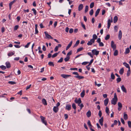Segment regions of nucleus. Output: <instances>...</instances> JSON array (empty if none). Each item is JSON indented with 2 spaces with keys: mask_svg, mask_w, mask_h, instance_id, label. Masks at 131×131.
I'll return each instance as SVG.
<instances>
[{
  "mask_svg": "<svg viewBox=\"0 0 131 131\" xmlns=\"http://www.w3.org/2000/svg\"><path fill=\"white\" fill-rule=\"evenodd\" d=\"M40 118H41V121L42 123L45 125H47V123L46 121L45 120V118L41 116H40Z\"/></svg>",
  "mask_w": 131,
  "mask_h": 131,
  "instance_id": "obj_1",
  "label": "nucleus"
},
{
  "mask_svg": "<svg viewBox=\"0 0 131 131\" xmlns=\"http://www.w3.org/2000/svg\"><path fill=\"white\" fill-rule=\"evenodd\" d=\"M92 52L93 55H95L97 56L99 54V51H98L96 50V49H94L92 51Z\"/></svg>",
  "mask_w": 131,
  "mask_h": 131,
  "instance_id": "obj_2",
  "label": "nucleus"
},
{
  "mask_svg": "<svg viewBox=\"0 0 131 131\" xmlns=\"http://www.w3.org/2000/svg\"><path fill=\"white\" fill-rule=\"evenodd\" d=\"M111 46L113 50L116 48V44H114V42L113 41H112L111 42Z\"/></svg>",
  "mask_w": 131,
  "mask_h": 131,
  "instance_id": "obj_3",
  "label": "nucleus"
},
{
  "mask_svg": "<svg viewBox=\"0 0 131 131\" xmlns=\"http://www.w3.org/2000/svg\"><path fill=\"white\" fill-rule=\"evenodd\" d=\"M113 21L112 18L111 17V20H110V19H109L108 20V21H107V24H108V26H107V28L109 29L110 28V27L111 24V22H112Z\"/></svg>",
  "mask_w": 131,
  "mask_h": 131,
  "instance_id": "obj_4",
  "label": "nucleus"
},
{
  "mask_svg": "<svg viewBox=\"0 0 131 131\" xmlns=\"http://www.w3.org/2000/svg\"><path fill=\"white\" fill-rule=\"evenodd\" d=\"M74 101L76 103L78 104V105H79V104H80L81 103V101L80 98L78 99V100H77L76 98L74 100Z\"/></svg>",
  "mask_w": 131,
  "mask_h": 131,
  "instance_id": "obj_5",
  "label": "nucleus"
},
{
  "mask_svg": "<svg viewBox=\"0 0 131 131\" xmlns=\"http://www.w3.org/2000/svg\"><path fill=\"white\" fill-rule=\"evenodd\" d=\"M95 40L93 39H91L90 41H88L87 44L88 45H91L93 43H94Z\"/></svg>",
  "mask_w": 131,
  "mask_h": 131,
  "instance_id": "obj_6",
  "label": "nucleus"
},
{
  "mask_svg": "<svg viewBox=\"0 0 131 131\" xmlns=\"http://www.w3.org/2000/svg\"><path fill=\"white\" fill-rule=\"evenodd\" d=\"M118 110L119 111L121 110L122 107V105L121 103L119 102L118 103Z\"/></svg>",
  "mask_w": 131,
  "mask_h": 131,
  "instance_id": "obj_7",
  "label": "nucleus"
},
{
  "mask_svg": "<svg viewBox=\"0 0 131 131\" xmlns=\"http://www.w3.org/2000/svg\"><path fill=\"white\" fill-rule=\"evenodd\" d=\"M44 33L46 36L49 39H53V38L50 35L47 33L45 31L44 32Z\"/></svg>",
  "mask_w": 131,
  "mask_h": 131,
  "instance_id": "obj_8",
  "label": "nucleus"
},
{
  "mask_svg": "<svg viewBox=\"0 0 131 131\" xmlns=\"http://www.w3.org/2000/svg\"><path fill=\"white\" fill-rule=\"evenodd\" d=\"M117 100L112 99L111 101V103L112 104L114 105H115L116 104L117 102Z\"/></svg>",
  "mask_w": 131,
  "mask_h": 131,
  "instance_id": "obj_9",
  "label": "nucleus"
},
{
  "mask_svg": "<svg viewBox=\"0 0 131 131\" xmlns=\"http://www.w3.org/2000/svg\"><path fill=\"white\" fill-rule=\"evenodd\" d=\"M65 109L68 111H69L71 109V105L69 104H67L66 107Z\"/></svg>",
  "mask_w": 131,
  "mask_h": 131,
  "instance_id": "obj_10",
  "label": "nucleus"
},
{
  "mask_svg": "<svg viewBox=\"0 0 131 131\" xmlns=\"http://www.w3.org/2000/svg\"><path fill=\"white\" fill-rule=\"evenodd\" d=\"M72 43V41H71L67 47L66 49V50H67L70 47Z\"/></svg>",
  "mask_w": 131,
  "mask_h": 131,
  "instance_id": "obj_11",
  "label": "nucleus"
},
{
  "mask_svg": "<svg viewBox=\"0 0 131 131\" xmlns=\"http://www.w3.org/2000/svg\"><path fill=\"white\" fill-rule=\"evenodd\" d=\"M16 1L15 0H14L9 3V6L10 10L11 9L12 5Z\"/></svg>",
  "mask_w": 131,
  "mask_h": 131,
  "instance_id": "obj_12",
  "label": "nucleus"
},
{
  "mask_svg": "<svg viewBox=\"0 0 131 131\" xmlns=\"http://www.w3.org/2000/svg\"><path fill=\"white\" fill-rule=\"evenodd\" d=\"M61 76L63 78L66 79L68 78V77H70L71 75H66L65 74H62L61 75Z\"/></svg>",
  "mask_w": 131,
  "mask_h": 131,
  "instance_id": "obj_13",
  "label": "nucleus"
},
{
  "mask_svg": "<svg viewBox=\"0 0 131 131\" xmlns=\"http://www.w3.org/2000/svg\"><path fill=\"white\" fill-rule=\"evenodd\" d=\"M122 36V33L121 30L119 31L118 35V38L119 40H121V39Z\"/></svg>",
  "mask_w": 131,
  "mask_h": 131,
  "instance_id": "obj_14",
  "label": "nucleus"
},
{
  "mask_svg": "<svg viewBox=\"0 0 131 131\" xmlns=\"http://www.w3.org/2000/svg\"><path fill=\"white\" fill-rule=\"evenodd\" d=\"M121 89L123 92L125 93L127 92L126 89L124 85H123L122 86H121Z\"/></svg>",
  "mask_w": 131,
  "mask_h": 131,
  "instance_id": "obj_15",
  "label": "nucleus"
},
{
  "mask_svg": "<svg viewBox=\"0 0 131 131\" xmlns=\"http://www.w3.org/2000/svg\"><path fill=\"white\" fill-rule=\"evenodd\" d=\"M83 5L82 4H80L78 7V10L79 11H80L82 10L83 8Z\"/></svg>",
  "mask_w": 131,
  "mask_h": 131,
  "instance_id": "obj_16",
  "label": "nucleus"
},
{
  "mask_svg": "<svg viewBox=\"0 0 131 131\" xmlns=\"http://www.w3.org/2000/svg\"><path fill=\"white\" fill-rule=\"evenodd\" d=\"M59 110V108L57 107L54 106L53 108V111L55 113H57L58 112Z\"/></svg>",
  "mask_w": 131,
  "mask_h": 131,
  "instance_id": "obj_17",
  "label": "nucleus"
},
{
  "mask_svg": "<svg viewBox=\"0 0 131 131\" xmlns=\"http://www.w3.org/2000/svg\"><path fill=\"white\" fill-rule=\"evenodd\" d=\"M37 24H36L35 25V34H37L38 33V31L37 29Z\"/></svg>",
  "mask_w": 131,
  "mask_h": 131,
  "instance_id": "obj_18",
  "label": "nucleus"
},
{
  "mask_svg": "<svg viewBox=\"0 0 131 131\" xmlns=\"http://www.w3.org/2000/svg\"><path fill=\"white\" fill-rule=\"evenodd\" d=\"M104 102L105 105L106 106H107L108 102V99L107 98L105 100Z\"/></svg>",
  "mask_w": 131,
  "mask_h": 131,
  "instance_id": "obj_19",
  "label": "nucleus"
},
{
  "mask_svg": "<svg viewBox=\"0 0 131 131\" xmlns=\"http://www.w3.org/2000/svg\"><path fill=\"white\" fill-rule=\"evenodd\" d=\"M42 102L43 104L45 105H46L47 103L46 100L45 99H43L42 100Z\"/></svg>",
  "mask_w": 131,
  "mask_h": 131,
  "instance_id": "obj_20",
  "label": "nucleus"
},
{
  "mask_svg": "<svg viewBox=\"0 0 131 131\" xmlns=\"http://www.w3.org/2000/svg\"><path fill=\"white\" fill-rule=\"evenodd\" d=\"M5 64L7 68H9L11 67L10 64L9 62H6Z\"/></svg>",
  "mask_w": 131,
  "mask_h": 131,
  "instance_id": "obj_21",
  "label": "nucleus"
},
{
  "mask_svg": "<svg viewBox=\"0 0 131 131\" xmlns=\"http://www.w3.org/2000/svg\"><path fill=\"white\" fill-rule=\"evenodd\" d=\"M86 115L88 117H90L91 115V112L90 111H89L86 113Z\"/></svg>",
  "mask_w": 131,
  "mask_h": 131,
  "instance_id": "obj_22",
  "label": "nucleus"
},
{
  "mask_svg": "<svg viewBox=\"0 0 131 131\" xmlns=\"http://www.w3.org/2000/svg\"><path fill=\"white\" fill-rule=\"evenodd\" d=\"M123 64L127 68H128V69L130 68L129 65L128 64L126 63V62H124L123 63Z\"/></svg>",
  "mask_w": 131,
  "mask_h": 131,
  "instance_id": "obj_23",
  "label": "nucleus"
},
{
  "mask_svg": "<svg viewBox=\"0 0 131 131\" xmlns=\"http://www.w3.org/2000/svg\"><path fill=\"white\" fill-rule=\"evenodd\" d=\"M130 51L129 48H127L126 49L124 53L125 54H128L129 53Z\"/></svg>",
  "mask_w": 131,
  "mask_h": 131,
  "instance_id": "obj_24",
  "label": "nucleus"
},
{
  "mask_svg": "<svg viewBox=\"0 0 131 131\" xmlns=\"http://www.w3.org/2000/svg\"><path fill=\"white\" fill-rule=\"evenodd\" d=\"M118 20V17L117 16H115L114 18L113 19V21L114 23H116Z\"/></svg>",
  "mask_w": 131,
  "mask_h": 131,
  "instance_id": "obj_25",
  "label": "nucleus"
},
{
  "mask_svg": "<svg viewBox=\"0 0 131 131\" xmlns=\"http://www.w3.org/2000/svg\"><path fill=\"white\" fill-rule=\"evenodd\" d=\"M100 10V9L99 8L97 9V10H96L95 13V17H96L98 15L99 13Z\"/></svg>",
  "mask_w": 131,
  "mask_h": 131,
  "instance_id": "obj_26",
  "label": "nucleus"
},
{
  "mask_svg": "<svg viewBox=\"0 0 131 131\" xmlns=\"http://www.w3.org/2000/svg\"><path fill=\"white\" fill-rule=\"evenodd\" d=\"M124 72V69L123 68H121L119 71V73L121 75Z\"/></svg>",
  "mask_w": 131,
  "mask_h": 131,
  "instance_id": "obj_27",
  "label": "nucleus"
},
{
  "mask_svg": "<svg viewBox=\"0 0 131 131\" xmlns=\"http://www.w3.org/2000/svg\"><path fill=\"white\" fill-rule=\"evenodd\" d=\"M105 112L106 113H107L108 115H109V108L107 107H106Z\"/></svg>",
  "mask_w": 131,
  "mask_h": 131,
  "instance_id": "obj_28",
  "label": "nucleus"
},
{
  "mask_svg": "<svg viewBox=\"0 0 131 131\" xmlns=\"http://www.w3.org/2000/svg\"><path fill=\"white\" fill-rule=\"evenodd\" d=\"M85 91L84 90H83L81 93L80 95L82 97H84L85 95Z\"/></svg>",
  "mask_w": 131,
  "mask_h": 131,
  "instance_id": "obj_29",
  "label": "nucleus"
},
{
  "mask_svg": "<svg viewBox=\"0 0 131 131\" xmlns=\"http://www.w3.org/2000/svg\"><path fill=\"white\" fill-rule=\"evenodd\" d=\"M123 117L125 120H126L127 119H128L127 114L124 113V114Z\"/></svg>",
  "mask_w": 131,
  "mask_h": 131,
  "instance_id": "obj_30",
  "label": "nucleus"
},
{
  "mask_svg": "<svg viewBox=\"0 0 131 131\" xmlns=\"http://www.w3.org/2000/svg\"><path fill=\"white\" fill-rule=\"evenodd\" d=\"M130 73V68L128 69V70L127 71V77H128L129 76Z\"/></svg>",
  "mask_w": 131,
  "mask_h": 131,
  "instance_id": "obj_31",
  "label": "nucleus"
},
{
  "mask_svg": "<svg viewBox=\"0 0 131 131\" xmlns=\"http://www.w3.org/2000/svg\"><path fill=\"white\" fill-rule=\"evenodd\" d=\"M87 124L89 126V127L90 128V127H92V126L91 125L90 121V120H88L87 122Z\"/></svg>",
  "mask_w": 131,
  "mask_h": 131,
  "instance_id": "obj_32",
  "label": "nucleus"
},
{
  "mask_svg": "<svg viewBox=\"0 0 131 131\" xmlns=\"http://www.w3.org/2000/svg\"><path fill=\"white\" fill-rule=\"evenodd\" d=\"M80 43V41L79 40H78L74 44L73 47H77Z\"/></svg>",
  "mask_w": 131,
  "mask_h": 131,
  "instance_id": "obj_33",
  "label": "nucleus"
},
{
  "mask_svg": "<svg viewBox=\"0 0 131 131\" xmlns=\"http://www.w3.org/2000/svg\"><path fill=\"white\" fill-rule=\"evenodd\" d=\"M75 77H76L77 78H78L79 79H83L84 78V77L83 76H79V75L78 76H75Z\"/></svg>",
  "mask_w": 131,
  "mask_h": 131,
  "instance_id": "obj_34",
  "label": "nucleus"
},
{
  "mask_svg": "<svg viewBox=\"0 0 131 131\" xmlns=\"http://www.w3.org/2000/svg\"><path fill=\"white\" fill-rule=\"evenodd\" d=\"M118 54V51L117 50H115L114 53V55L115 56H117Z\"/></svg>",
  "mask_w": 131,
  "mask_h": 131,
  "instance_id": "obj_35",
  "label": "nucleus"
},
{
  "mask_svg": "<svg viewBox=\"0 0 131 131\" xmlns=\"http://www.w3.org/2000/svg\"><path fill=\"white\" fill-rule=\"evenodd\" d=\"M93 38L92 39H94V40H95L97 38V36L95 34H94L93 35Z\"/></svg>",
  "mask_w": 131,
  "mask_h": 131,
  "instance_id": "obj_36",
  "label": "nucleus"
},
{
  "mask_svg": "<svg viewBox=\"0 0 131 131\" xmlns=\"http://www.w3.org/2000/svg\"><path fill=\"white\" fill-rule=\"evenodd\" d=\"M70 57L69 56H67L66 58L64 59V60L65 62L68 61L70 59Z\"/></svg>",
  "mask_w": 131,
  "mask_h": 131,
  "instance_id": "obj_37",
  "label": "nucleus"
},
{
  "mask_svg": "<svg viewBox=\"0 0 131 131\" xmlns=\"http://www.w3.org/2000/svg\"><path fill=\"white\" fill-rule=\"evenodd\" d=\"M88 9H89V6L88 5H86L85 6V13H86L88 10Z\"/></svg>",
  "mask_w": 131,
  "mask_h": 131,
  "instance_id": "obj_38",
  "label": "nucleus"
},
{
  "mask_svg": "<svg viewBox=\"0 0 131 131\" xmlns=\"http://www.w3.org/2000/svg\"><path fill=\"white\" fill-rule=\"evenodd\" d=\"M83 47H80L78 49L77 51V53H78L79 52H80L83 50Z\"/></svg>",
  "mask_w": 131,
  "mask_h": 131,
  "instance_id": "obj_39",
  "label": "nucleus"
},
{
  "mask_svg": "<svg viewBox=\"0 0 131 131\" xmlns=\"http://www.w3.org/2000/svg\"><path fill=\"white\" fill-rule=\"evenodd\" d=\"M48 64L50 66H54L53 62H48Z\"/></svg>",
  "mask_w": 131,
  "mask_h": 131,
  "instance_id": "obj_40",
  "label": "nucleus"
},
{
  "mask_svg": "<svg viewBox=\"0 0 131 131\" xmlns=\"http://www.w3.org/2000/svg\"><path fill=\"white\" fill-rule=\"evenodd\" d=\"M94 6V3L93 2L91 3L90 5V7L91 8H93Z\"/></svg>",
  "mask_w": 131,
  "mask_h": 131,
  "instance_id": "obj_41",
  "label": "nucleus"
},
{
  "mask_svg": "<svg viewBox=\"0 0 131 131\" xmlns=\"http://www.w3.org/2000/svg\"><path fill=\"white\" fill-rule=\"evenodd\" d=\"M14 53H15L14 52H12L8 53V55L9 57L11 56H12L13 55H14Z\"/></svg>",
  "mask_w": 131,
  "mask_h": 131,
  "instance_id": "obj_42",
  "label": "nucleus"
},
{
  "mask_svg": "<svg viewBox=\"0 0 131 131\" xmlns=\"http://www.w3.org/2000/svg\"><path fill=\"white\" fill-rule=\"evenodd\" d=\"M99 122L100 123H103V117H102L99 119Z\"/></svg>",
  "mask_w": 131,
  "mask_h": 131,
  "instance_id": "obj_43",
  "label": "nucleus"
},
{
  "mask_svg": "<svg viewBox=\"0 0 131 131\" xmlns=\"http://www.w3.org/2000/svg\"><path fill=\"white\" fill-rule=\"evenodd\" d=\"M93 9H91L89 12V14L90 15H92L93 13Z\"/></svg>",
  "mask_w": 131,
  "mask_h": 131,
  "instance_id": "obj_44",
  "label": "nucleus"
},
{
  "mask_svg": "<svg viewBox=\"0 0 131 131\" xmlns=\"http://www.w3.org/2000/svg\"><path fill=\"white\" fill-rule=\"evenodd\" d=\"M115 78V76L114 75V74L113 73H112L111 75V78L113 79L114 80V79Z\"/></svg>",
  "mask_w": 131,
  "mask_h": 131,
  "instance_id": "obj_45",
  "label": "nucleus"
},
{
  "mask_svg": "<svg viewBox=\"0 0 131 131\" xmlns=\"http://www.w3.org/2000/svg\"><path fill=\"white\" fill-rule=\"evenodd\" d=\"M72 108L74 110H75L76 108V107L75 105V103H73L72 105Z\"/></svg>",
  "mask_w": 131,
  "mask_h": 131,
  "instance_id": "obj_46",
  "label": "nucleus"
},
{
  "mask_svg": "<svg viewBox=\"0 0 131 131\" xmlns=\"http://www.w3.org/2000/svg\"><path fill=\"white\" fill-rule=\"evenodd\" d=\"M81 24L82 27L83 28V29L84 30H86V28L85 25L84 24H83V23L82 22L81 23Z\"/></svg>",
  "mask_w": 131,
  "mask_h": 131,
  "instance_id": "obj_47",
  "label": "nucleus"
},
{
  "mask_svg": "<svg viewBox=\"0 0 131 131\" xmlns=\"http://www.w3.org/2000/svg\"><path fill=\"white\" fill-rule=\"evenodd\" d=\"M19 27V26L18 25L15 26L14 28V30L15 31L17 30Z\"/></svg>",
  "mask_w": 131,
  "mask_h": 131,
  "instance_id": "obj_48",
  "label": "nucleus"
},
{
  "mask_svg": "<svg viewBox=\"0 0 131 131\" xmlns=\"http://www.w3.org/2000/svg\"><path fill=\"white\" fill-rule=\"evenodd\" d=\"M58 54V53H55L54 54H53L52 56V58H54L56 57L57 56Z\"/></svg>",
  "mask_w": 131,
  "mask_h": 131,
  "instance_id": "obj_49",
  "label": "nucleus"
},
{
  "mask_svg": "<svg viewBox=\"0 0 131 131\" xmlns=\"http://www.w3.org/2000/svg\"><path fill=\"white\" fill-rule=\"evenodd\" d=\"M8 83L9 84H16V82H14L12 81H9L8 82Z\"/></svg>",
  "mask_w": 131,
  "mask_h": 131,
  "instance_id": "obj_50",
  "label": "nucleus"
},
{
  "mask_svg": "<svg viewBox=\"0 0 131 131\" xmlns=\"http://www.w3.org/2000/svg\"><path fill=\"white\" fill-rule=\"evenodd\" d=\"M0 67L3 70H5L6 68V67L3 65L1 66Z\"/></svg>",
  "mask_w": 131,
  "mask_h": 131,
  "instance_id": "obj_51",
  "label": "nucleus"
},
{
  "mask_svg": "<svg viewBox=\"0 0 131 131\" xmlns=\"http://www.w3.org/2000/svg\"><path fill=\"white\" fill-rule=\"evenodd\" d=\"M110 37V35H107L105 38V39L107 40L109 39Z\"/></svg>",
  "mask_w": 131,
  "mask_h": 131,
  "instance_id": "obj_52",
  "label": "nucleus"
},
{
  "mask_svg": "<svg viewBox=\"0 0 131 131\" xmlns=\"http://www.w3.org/2000/svg\"><path fill=\"white\" fill-rule=\"evenodd\" d=\"M72 53V51H70L67 54V56H69L71 55Z\"/></svg>",
  "mask_w": 131,
  "mask_h": 131,
  "instance_id": "obj_53",
  "label": "nucleus"
},
{
  "mask_svg": "<svg viewBox=\"0 0 131 131\" xmlns=\"http://www.w3.org/2000/svg\"><path fill=\"white\" fill-rule=\"evenodd\" d=\"M121 78H118L116 79L117 82V83L119 82H120L121 81Z\"/></svg>",
  "mask_w": 131,
  "mask_h": 131,
  "instance_id": "obj_54",
  "label": "nucleus"
},
{
  "mask_svg": "<svg viewBox=\"0 0 131 131\" xmlns=\"http://www.w3.org/2000/svg\"><path fill=\"white\" fill-rule=\"evenodd\" d=\"M63 60V58H61L60 60H59L58 61V63H61L62 62Z\"/></svg>",
  "mask_w": 131,
  "mask_h": 131,
  "instance_id": "obj_55",
  "label": "nucleus"
},
{
  "mask_svg": "<svg viewBox=\"0 0 131 131\" xmlns=\"http://www.w3.org/2000/svg\"><path fill=\"white\" fill-rule=\"evenodd\" d=\"M32 10L34 12V13L35 15H36L37 14L36 11L34 8H33L32 9Z\"/></svg>",
  "mask_w": 131,
  "mask_h": 131,
  "instance_id": "obj_56",
  "label": "nucleus"
},
{
  "mask_svg": "<svg viewBox=\"0 0 131 131\" xmlns=\"http://www.w3.org/2000/svg\"><path fill=\"white\" fill-rule=\"evenodd\" d=\"M87 54L92 58H93V56L92 55L91 53L90 52H89L87 53Z\"/></svg>",
  "mask_w": 131,
  "mask_h": 131,
  "instance_id": "obj_57",
  "label": "nucleus"
},
{
  "mask_svg": "<svg viewBox=\"0 0 131 131\" xmlns=\"http://www.w3.org/2000/svg\"><path fill=\"white\" fill-rule=\"evenodd\" d=\"M79 105H78L79 106H80V110H81L82 107L84 106V105L83 104L81 103V104H79Z\"/></svg>",
  "mask_w": 131,
  "mask_h": 131,
  "instance_id": "obj_58",
  "label": "nucleus"
},
{
  "mask_svg": "<svg viewBox=\"0 0 131 131\" xmlns=\"http://www.w3.org/2000/svg\"><path fill=\"white\" fill-rule=\"evenodd\" d=\"M128 126L130 128L131 127V122L130 121H129L128 122Z\"/></svg>",
  "mask_w": 131,
  "mask_h": 131,
  "instance_id": "obj_59",
  "label": "nucleus"
},
{
  "mask_svg": "<svg viewBox=\"0 0 131 131\" xmlns=\"http://www.w3.org/2000/svg\"><path fill=\"white\" fill-rule=\"evenodd\" d=\"M99 43V46L100 47H103L104 46V44L102 42H100Z\"/></svg>",
  "mask_w": 131,
  "mask_h": 131,
  "instance_id": "obj_60",
  "label": "nucleus"
},
{
  "mask_svg": "<svg viewBox=\"0 0 131 131\" xmlns=\"http://www.w3.org/2000/svg\"><path fill=\"white\" fill-rule=\"evenodd\" d=\"M114 29L115 30V32H117L118 30V28L116 26H115L114 27Z\"/></svg>",
  "mask_w": 131,
  "mask_h": 131,
  "instance_id": "obj_61",
  "label": "nucleus"
},
{
  "mask_svg": "<svg viewBox=\"0 0 131 131\" xmlns=\"http://www.w3.org/2000/svg\"><path fill=\"white\" fill-rule=\"evenodd\" d=\"M30 42H28L27 44L25 46V47L26 48H28L29 47V45H30Z\"/></svg>",
  "mask_w": 131,
  "mask_h": 131,
  "instance_id": "obj_62",
  "label": "nucleus"
},
{
  "mask_svg": "<svg viewBox=\"0 0 131 131\" xmlns=\"http://www.w3.org/2000/svg\"><path fill=\"white\" fill-rule=\"evenodd\" d=\"M102 115V112L101 111H100L99 113V115L100 117H101Z\"/></svg>",
  "mask_w": 131,
  "mask_h": 131,
  "instance_id": "obj_63",
  "label": "nucleus"
},
{
  "mask_svg": "<svg viewBox=\"0 0 131 131\" xmlns=\"http://www.w3.org/2000/svg\"><path fill=\"white\" fill-rule=\"evenodd\" d=\"M64 117H65V119H67L68 118V115L67 114H65L64 115Z\"/></svg>",
  "mask_w": 131,
  "mask_h": 131,
  "instance_id": "obj_64",
  "label": "nucleus"
}]
</instances>
